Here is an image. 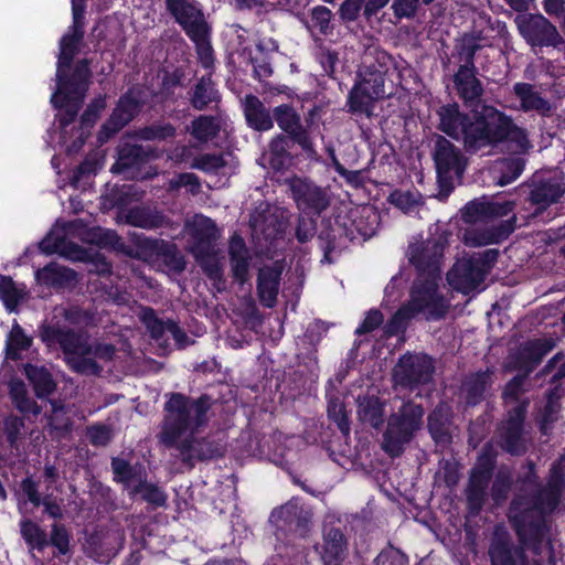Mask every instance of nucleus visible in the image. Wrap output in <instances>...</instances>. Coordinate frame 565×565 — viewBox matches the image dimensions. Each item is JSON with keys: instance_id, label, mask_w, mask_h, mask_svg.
Masks as SVG:
<instances>
[{"instance_id": "obj_1", "label": "nucleus", "mask_w": 565, "mask_h": 565, "mask_svg": "<svg viewBox=\"0 0 565 565\" xmlns=\"http://www.w3.org/2000/svg\"><path fill=\"white\" fill-rule=\"evenodd\" d=\"M490 482L493 507L502 508L509 501L507 518L519 542L539 554L551 529L548 518L558 509L565 491L564 469L553 463L544 483L535 461L527 458L515 476L503 465Z\"/></svg>"}, {"instance_id": "obj_2", "label": "nucleus", "mask_w": 565, "mask_h": 565, "mask_svg": "<svg viewBox=\"0 0 565 565\" xmlns=\"http://www.w3.org/2000/svg\"><path fill=\"white\" fill-rule=\"evenodd\" d=\"M92 60L81 58L76 62L56 63V88L51 96L52 107L56 110L55 121L60 130V139L70 143L67 154L78 153L92 134V129L106 108V96L95 97L79 117L77 126L70 128L78 117L87 92L92 84Z\"/></svg>"}, {"instance_id": "obj_3", "label": "nucleus", "mask_w": 565, "mask_h": 565, "mask_svg": "<svg viewBox=\"0 0 565 565\" xmlns=\"http://www.w3.org/2000/svg\"><path fill=\"white\" fill-rule=\"evenodd\" d=\"M444 249V243L437 238L409 243L406 257L416 273L411 299L383 323L382 338L390 339L404 333L409 321L422 312L428 321L446 318L450 303L439 292Z\"/></svg>"}, {"instance_id": "obj_4", "label": "nucleus", "mask_w": 565, "mask_h": 565, "mask_svg": "<svg viewBox=\"0 0 565 565\" xmlns=\"http://www.w3.org/2000/svg\"><path fill=\"white\" fill-rule=\"evenodd\" d=\"M472 124L468 129V153L476 154L484 148L504 146L510 154H526L533 148L529 131L514 119L492 105L482 104L471 110Z\"/></svg>"}, {"instance_id": "obj_5", "label": "nucleus", "mask_w": 565, "mask_h": 565, "mask_svg": "<svg viewBox=\"0 0 565 565\" xmlns=\"http://www.w3.org/2000/svg\"><path fill=\"white\" fill-rule=\"evenodd\" d=\"M279 132L275 134L265 147L259 160L263 167L275 173H285L297 164L301 157L319 161L309 129L303 125L297 110L288 119H278Z\"/></svg>"}, {"instance_id": "obj_6", "label": "nucleus", "mask_w": 565, "mask_h": 565, "mask_svg": "<svg viewBox=\"0 0 565 565\" xmlns=\"http://www.w3.org/2000/svg\"><path fill=\"white\" fill-rule=\"evenodd\" d=\"M279 132L275 134L265 147L259 160L263 167L275 173H285L297 164L301 157L319 161L309 129L303 125L297 110L288 119H278Z\"/></svg>"}, {"instance_id": "obj_7", "label": "nucleus", "mask_w": 565, "mask_h": 565, "mask_svg": "<svg viewBox=\"0 0 565 565\" xmlns=\"http://www.w3.org/2000/svg\"><path fill=\"white\" fill-rule=\"evenodd\" d=\"M391 62V55L380 52L374 63L358 70L354 85L347 99L350 114L371 117L377 102L396 95L394 78L401 79V74L395 67H390Z\"/></svg>"}, {"instance_id": "obj_8", "label": "nucleus", "mask_w": 565, "mask_h": 565, "mask_svg": "<svg viewBox=\"0 0 565 565\" xmlns=\"http://www.w3.org/2000/svg\"><path fill=\"white\" fill-rule=\"evenodd\" d=\"M166 397L164 414L157 435L162 446H172L175 439L185 434L199 433L206 427L210 422L209 412L216 402L206 393L193 398L183 393L172 392Z\"/></svg>"}, {"instance_id": "obj_9", "label": "nucleus", "mask_w": 565, "mask_h": 565, "mask_svg": "<svg viewBox=\"0 0 565 565\" xmlns=\"http://www.w3.org/2000/svg\"><path fill=\"white\" fill-rule=\"evenodd\" d=\"M425 408L413 399L392 409L382 434L381 448L391 458L401 457L424 426Z\"/></svg>"}, {"instance_id": "obj_10", "label": "nucleus", "mask_w": 565, "mask_h": 565, "mask_svg": "<svg viewBox=\"0 0 565 565\" xmlns=\"http://www.w3.org/2000/svg\"><path fill=\"white\" fill-rule=\"evenodd\" d=\"M39 337L46 347L60 345L63 353H82L83 355H93L105 362L114 360L117 348L111 343L90 344L88 335L83 331L62 327L58 322L49 323L44 321L39 327Z\"/></svg>"}, {"instance_id": "obj_11", "label": "nucleus", "mask_w": 565, "mask_h": 565, "mask_svg": "<svg viewBox=\"0 0 565 565\" xmlns=\"http://www.w3.org/2000/svg\"><path fill=\"white\" fill-rule=\"evenodd\" d=\"M269 522L275 527L278 540L306 541L310 539L315 529V511L301 498L292 497L273 509Z\"/></svg>"}, {"instance_id": "obj_12", "label": "nucleus", "mask_w": 565, "mask_h": 565, "mask_svg": "<svg viewBox=\"0 0 565 565\" xmlns=\"http://www.w3.org/2000/svg\"><path fill=\"white\" fill-rule=\"evenodd\" d=\"M499 255L498 248H488L465 255L457 259L447 273L448 284L465 295L477 290L494 267Z\"/></svg>"}, {"instance_id": "obj_13", "label": "nucleus", "mask_w": 565, "mask_h": 565, "mask_svg": "<svg viewBox=\"0 0 565 565\" xmlns=\"http://www.w3.org/2000/svg\"><path fill=\"white\" fill-rule=\"evenodd\" d=\"M116 162L111 166L110 171L115 174H124L127 180H149L157 175V171L152 167L145 168L156 159H159L162 152L153 146L141 145L130 141H121L116 147Z\"/></svg>"}, {"instance_id": "obj_14", "label": "nucleus", "mask_w": 565, "mask_h": 565, "mask_svg": "<svg viewBox=\"0 0 565 565\" xmlns=\"http://www.w3.org/2000/svg\"><path fill=\"white\" fill-rule=\"evenodd\" d=\"M431 156L440 194L448 196L455 188V179L461 181L468 160L458 147L441 135H437L435 138Z\"/></svg>"}, {"instance_id": "obj_15", "label": "nucleus", "mask_w": 565, "mask_h": 565, "mask_svg": "<svg viewBox=\"0 0 565 565\" xmlns=\"http://www.w3.org/2000/svg\"><path fill=\"white\" fill-rule=\"evenodd\" d=\"M495 466L497 452L488 443L483 446L477 463L470 469L465 489L467 510L472 516H478L484 507Z\"/></svg>"}, {"instance_id": "obj_16", "label": "nucleus", "mask_w": 565, "mask_h": 565, "mask_svg": "<svg viewBox=\"0 0 565 565\" xmlns=\"http://www.w3.org/2000/svg\"><path fill=\"white\" fill-rule=\"evenodd\" d=\"M146 88L141 84L130 86L118 99L108 119L97 134V142L106 143L111 137L132 121L147 105Z\"/></svg>"}, {"instance_id": "obj_17", "label": "nucleus", "mask_w": 565, "mask_h": 565, "mask_svg": "<svg viewBox=\"0 0 565 565\" xmlns=\"http://www.w3.org/2000/svg\"><path fill=\"white\" fill-rule=\"evenodd\" d=\"M199 433H188L184 438L175 439L174 445L164 446L172 449V456L182 462L189 470L198 462H204L222 458L226 451V445L212 435L199 436Z\"/></svg>"}, {"instance_id": "obj_18", "label": "nucleus", "mask_w": 565, "mask_h": 565, "mask_svg": "<svg viewBox=\"0 0 565 565\" xmlns=\"http://www.w3.org/2000/svg\"><path fill=\"white\" fill-rule=\"evenodd\" d=\"M530 398L525 397L507 412V416L497 428V444L505 454L513 457L524 456L529 450L525 419Z\"/></svg>"}, {"instance_id": "obj_19", "label": "nucleus", "mask_w": 565, "mask_h": 565, "mask_svg": "<svg viewBox=\"0 0 565 565\" xmlns=\"http://www.w3.org/2000/svg\"><path fill=\"white\" fill-rule=\"evenodd\" d=\"M135 259L152 266L163 267L167 273L180 275L185 270L186 260L175 243L137 236Z\"/></svg>"}, {"instance_id": "obj_20", "label": "nucleus", "mask_w": 565, "mask_h": 565, "mask_svg": "<svg viewBox=\"0 0 565 565\" xmlns=\"http://www.w3.org/2000/svg\"><path fill=\"white\" fill-rule=\"evenodd\" d=\"M435 361L426 353L403 354L393 369L392 377L396 385L414 390L433 381Z\"/></svg>"}, {"instance_id": "obj_21", "label": "nucleus", "mask_w": 565, "mask_h": 565, "mask_svg": "<svg viewBox=\"0 0 565 565\" xmlns=\"http://www.w3.org/2000/svg\"><path fill=\"white\" fill-rule=\"evenodd\" d=\"M514 23L531 47H559L565 42L557 28L541 13H519Z\"/></svg>"}, {"instance_id": "obj_22", "label": "nucleus", "mask_w": 565, "mask_h": 565, "mask_svg": "<svg viewBox=\"0 0 565 565\" xmlns=\"http://www.w3.org/2000/svg\"><path fill=\"white\" fill-rule=\"evenodd\" d=\"M298 210L320 216L331 204L327 188L316 184L308 177L291 175L285 180Z\"/></svg>"}, {"instance_id": "obj_23", "label": "nucleus", "mask_w": 565, "mask_h": 565, "mask_svg": "<svg viewBox=\"0 0 565 565\" xmlns=\"http://www.w3.org/2000/svg\"><path fill=\"white\" fill-rule=\"evenodd\" d=\"M242 107L247 126L257 132L271 130L275 124L278 126V117L284 121L297 111L291 104H280L270 109L254 94L242 99Z\"/></svg>"}, {"instance_id": "obj_24", "label": "nucleus", "mask_w": 565, "mask_h": 565, "mask_svg": "<svg viewBox=\"0 0 565 565\" xmlns=\"http://www.w3.org/2000/svg\"><path fill=\"white\" fill-rule=\"evenodd\" d=\"M529 193L525 201L535 207L533 216H539L551 205L557 204L565 194V174L557 171L551 175H533L526 183Z\"/></svg>"}, {"instance_id": "obj_25", "label": "nucleus", "mask_w": 565, "mask_h": 565, "mask_svg": "<svg viewBox=\"0 0 565 565\" xmlns=\"http://www.w3.org/2000/svg\"><path fill=\"white\" fill-rule=\"evenodd\" d=\"M290 212L275 206L258 213L249 221L254 234L266 243L268 249L276 248L277 242L284 239L289 225Z\"/></svg>"}, {"instance_id": "obj_26", "label": "nucleus", "mask_w": 565, "mask_h": 565, "mask_svg": "<svg viewBox=\"0 0 565 565\" xmlns=\"http://www.w3.org/2000/svg\"><path fill=\"white\" fill-rule=\"evenodd\" d=\"M427 430L436 447L448 449L459 433L455 413L446 401H439L427 415Z\"/></svg>"}, {"instance_id": "obj_27", "label": "nucleus", "mask_w": 565, "mask_h": 565, "mask_svg": "<svg viewBox=\"0 0 565 565\" xmlns=\"http://www.w3.org/2000/svg\"><path fill=\"white\" fill-rule=\"evenodd\" d=\"M555 345L553 338H539L523 342L516 352L509 354L505 371H519L530 375Z\"/></svg>"}, {"instance_id": "obj_28", "label": "nucleus", "mask_w": 565, "mask_h": 565, "mask_svg": "<svg viewBox=\"0 0 565 565\" xmlns=\"http://www.w3.org/2000/svg\"><path fill=\"white\" fill-rule=\"evenodd\" d=\"M494 370L487 367L469 372L460 382L459 398L465 409L472 408L492 396Z\"/></svg>"}, {"instance_id": "obj_29", "label": "nucleus", "mask_w": 565, "mask_h": 565, "mask_svg": "<svg viewBox=\"0 0 565 565\" xmlns=\"http://www.w3.org/2000/svg\"><path fill=\"white\" fill-rule=\"evenodd\" d=\"M167 12L188 35L210 26L201 3L196 0H164Z\"/></svg>"}, {"instance_id": "obj_30", "label": "nucleus", "mask_w": 565, "mask_h": 565, "mask_svg": "<svg viewBox=\"0 0 565 565\" xmlns=\"http://www.w3.org/2000/svg\"><path fill=\"white\" fill-rule=\"evenodd\" d=\"M513 201L493 202L487 196L477 198L468 202L461 210V220L465 223L475 224L505 216L513 211Z\"/></svg>"}, {"instance_id": "obj_31", "label": "nucleus", "mask_w": 565, "mask_h": 565, "mask_svg": "<svg viewBox=\"0 0 565 565\" xmlns=\"http://www.w3.org/2000/svg\"><path fill=\"white\" fill-rule=\"evenodd\" d=\"M438 129L454 139H461L463 149L468 153V129L472 124V114L460 111L457 103L443 105L438 110Z\"/></svg>"}, {"instance_id": "obj_32", "label": "nucleus", "mask_w": 565, "mask_h": 565, "mask_svg": "<svg viewBox=\"0 0 565 565\" xmlns=\"http://www.w3.org/2000/svg\"><path fill=\"white\" fill-rule=\"evenodd\" d=\"M139 319L145 324L150 337L154 340H160L164 332L168 331L171 333L179 349H183L192 342L177 321L171 319L164 321L160 319L157 316L156 310L151 307H143Z\"/></svg>"}, {"instance_id": "obj_33", "label": "nucleus", "mask_w": 565, "mask_h": 565, "mask_svg": "<svg viewBox=\"0 0 565 565\" xmlns=\"http://www.w3.org/2000/svg\"><path fill=\"white\" fill-rule=\"evenodd\" d=\"M186 227L191 238L189 247L191 254L216 248L220 232L212 218L196 214L191 223H186Z\"/></svg>"}, {"instance_id": "obj_34", "label": "nucleus", "mask_w": 565, "mask_h": 565, "mask_svg": "<svg viewBox=\"0 0 565 565\" xmlns=\"http://www.w3.org/2000/svg\"><path fill=\"white\" fill-rule=\"evenodd\" d=\"M478 70L458 68L452 76L454 87L466 107L480 108L484 88L477 77Z\"/></svg>"}, {"instance_id": "obj_35", "label": "nucleus", "mask_w": 565, "mask_h": 565, "mask_svg": "<svg viewBox=\"0 0 565 565\" xmlns=\"http://www.w3.org/2000/svg\"><path fill=\"white\" fill-rule=\"evenodd\" d=\"M284 266L280 262L265 265L257 274V296L260 303L266 308H274L277 303L281 274Z\"/></svg>"}, {"instance_id": "obj_36", "label": "nucleus", "mask_w": 565, "mask_h": 565, "mask_svg": "<svg viewBox=\"0 0 565 565\" xmlns=\"http://www.w3.org/2000/svg\"><path fill=\"white\" fill-rule=\"evenodd\" d=\"M386 399L374 395H359L356 398V415L361 424L375 430H384L386 425Z\"/></svg>"}, {"instance_id": "obj_37", "label": "nucleus", "mask_w": 565, "mask_h": 565, "mask_svg": "<svg viewBox=\"0 0 565 565\" xmlns=\"http://www.w3.org/2000/svg\"><path fill=\"white\" fill-rule=\"evenodd\" d=\"M228 257L231 275L233 279L243 287L250 279L249 268L252 255L246 246L244 238L239 234H234L228 242Z\"/></svg>"}, {"instance_id": "obj_38", "label": "nucleus", "mask_w": 565, "mask_h": 565, "mask_svg": "<svg viewBox=\"0 0 565 565\" xmlns=\"http://www.w3.org/2000/svg\"><path fill=\"white\" fill-rule=\"evenodd\" d=\"M321 559L324 565H342L347 556L348 540L343 531L333 524H323Z\"/></svg>"}, {"instance_id": "obj_39", "label": "nucleus", "mask_w": 565, "mask_h": 565, "mask_svg": "<svg viewBox=\"0 0 565 565\" xmlns=\"http://www.w3.org/2000/svg\"><path fill=\"white\" fill-rule=\"evenodd\" d=\"M516 216L512 215L509 220L502 221L495 226L483 231L466 230L462 241L465 245L470 247L486 246L489 244H498L507 239L515 230Z\"/></svg>"}, {"instance_id": "obj_40", "label": "nucleus", "mask_w": 565, "mask_h": 565, "mask_svg": "<svg viewBox=\"0 0 565 565\" xmlns=\"http://www.w3.org/2000/svg\"><path fill=\"white\" fill-rule=\"evenodd\" d=\"M513 93L520 100V109L524 113L535 111L542 117H550L555 109L554 105L530 83H516Z\"/></svg>"}, {"instance_id": "obj_41", "label": "nucleus", "mask_w": 565, "mask_h": 565, "mask_svg": "<svg viewBox=\"0 0 565 565\" xmlns=\"http://www.w3.org/2000/svg\"><path fill=\"white\" fill-rule=\"evenodd\" d=\"M35 279L40 285L60 290L74 286L77 273L52 262L35 271Z\"/></svg>"}, {"instance_id": "obj_42", "label": "nucleus", "mask_w": 565, "mask_h": 565, "mask_svg": "<svg viewBox=\"0 0 565 565\" xmlns=\"http://www.w3.org/2000/svg\"><path fill=\"white\" fill-rule=\"evenodd\" d=\"M110 466L113 471V480L116 483L121 484L124 489L128 491L129 495L130 490L135 484H139V482L145 481V478H148L146 468L140 462L132 465L125 458L113 457Z\"/></svg>"}, {"instance_id": "obj_43", "label": "nucleus", "mask_w": 565, "mask_h": 565, "mask_svg": "<svg viewBox=\"0 0 565 565\" xmlns=\"http://www.w3.org/2000/svg\"><path fill=\"white\" fill-rule=\"evenodd\" d=\"M203 274L212 281L213 287L218 291L226 290V278L224 276V257L220 256L218 249L204 250L192 254Z\"/></svg>"}, {"instance_id": "obj_44", "label": "nucleus", "mask_w": 565, "mask_h": 565, "mask_svg": "<svg viewBox=\"0 0 565 565\" xmlns=\"http://www.w3.org/2000/svg\"><path fill=\"white\" fill-rule=\"evenodd\" d=\"M23 370L38 398H45L56 391V382L45 366L26 363Z\"/></svg>"}, {"instance_id": "obj_45", "label": "nucleus", "mask_w": 565, "mask_h": 565, "mask_svg": "<svg viewBox=\"0 0 565 565\" xmlns=\"http://www.w3.org/2000/svg\"><path fill=\"white\" fill-rule=\"evenodd\" d=\"M124 218L129 225L147 230L159 228L166 222L161 212L146 206H134L127 210Z\"/></svg>"}, {"instance_id": "obj_46", "label": "nucleus", "mask_w": 565, "mask_h": 565, "mask_svg": "<svg viewBox=\"0 0 565 565\" xmlns=\"http://www.w3.org/2000/svg\"><path fill=\"white\" fill-rule=\"evenodd\" d=\"M189 94L190 104L196 110H204L211 103L220 99L211 75L202 76Z\"/></svg>"}, {"instance_id": "obj_47", "label": "nucleus", "mask_w": 565, "mask_h": 565, "mask_svg": "<svg viewBox=\"0 0 565 565\" xmlns=\"http://www.w3.org/2000/svg\"><path fill=\"white\" fill-rule=\"evenodd\" d=\"M85 29L71 25L68 31L61 38L58 43L57 63L73 62L75 56L81 52Z\"/></svg>"}, {"instance_id": "obj_48", "label": "nucleus", "mask_w": 565, "mask_h": 565, "mask_svg": "<svg viewBox=\"0 0 565 565\" xmlns=\"http://www.w3.org/2000/svg\"><path fill=\"white\" fill-rule=\"evenodd\" d=\"M522 154H511L509 157L500 158L497 161L499 177L495 184L505 186L516 180L525 168V159Z\"/></svg>"}, {"instance_id": "obj_49", "label": "nucleus", "mask_w": 565, "mask_h": 565, "mask_svg": "<svg viewBox=\"0 0 565 565\" xmlns=\"http://www.w3.org/2000/svg\"><path fill=\"white\" fill-rule=\"evenodd\" d=\"M211 36L212 25L188 35L193 42L198 60L204 68H212L214 65V50Z\"/></svg>"}, {"instance_id": "obj_50", "label": "nucleus", "mask_w": 565, "mask_h": 565, "mask_svg": "<svg viewBox=\"0 0 565 565\" xmlns=\"http://www.w3.org/2000/svg\"><path fill=\"white\" fill-rule=\"evenodd\" d=\"M137 495H140V499L151 505L152 509L167 507V493L157 483L148 482L147 478L139 484H135L130 490L129 497L131 499Z\"/></svg>"}, {"instance_id": "obj_51", "label": "nucleus", "mask_w": 565, "mask_h": 565, "mask_svg": "<svg viewBox=\"0 0 565 565\" xmlns=\"http://www.w3.org/2000/svg\"><path fill=\"white\" fill-rule=\"evenodd\" d=\"M327 415L332 420L343 437H349L351 431V420L344 402L337 395L328 396Z\"/></svg>"}, {"instance_id": "obj_52", "label": "nucleus", "mask_w": 565, "mask_h": 565, "mask_svg": "<svg viewBox=\"0 0 565 565\" xmlns=\"http://www.w3.org/2000/svg\"><path fill=\"white\" fill-rule=\"evenodd\" d=\"M479 38L472 33H465L455 45L457 56L462 64L458 68L475 70V56L476 53L481 50V45L478 43Z\"/></svg>"}, {"instance_id": "obj_53", "label": "nucleus", "mask_w": 565, "mask_h": 565, "mask_svg": "<svg viewBox=\"0 0 565 565\" xmlns=\"http://www.w3.org/2000/svg\"><path fill=\"white\" fill-rule=\"evenodd\" d=\"M67 366L83 376H100L103 366L93 355H83L82 353H64Z\"/></svg>"}, {"instance_id": "obj_54", "label": "nucleus", "mask_w": 565, "mask_h": 565, "mask_svg": "<svg viewBox=\"0 0 565 565\" xmlns=\"http://www.w3.org/2000/svg\"><path fill=\"white\" fill-rule=\"evenodd\" d=\"M32 345V338L24 333L22 327L14 321L7 339L6 358L12 361L21 359L20 351L29 350Z\"/></svg>"}, {"instance_id": "obj_55", "label": "nucleus", "mask_w": 565, "mask_h": 565, "mask_svg": "<svg viewBox=\"0 0 565 565\" xmlns=\"http://www.w3.org/2000/svg\"><path fill=\"white\" fill-rule=\"evenodd\" d=\"M317 242L320 249L323 252L322 264H332V252L337 248V235L330 217H323L320 223V230H317Z\"/></svg>"}, {"instance_id": "obj_56", "label": "nucleus", "mask_w": 565, "mask_h": 565, "mask_svg": "<svg viewBox=\"0 0 565 565\" xmlns=\"http://www.w3.org/2000/svg\"><path fill=\"white\" fill-rule=\"evenodd\" d=\"M20 533L30 551L43 552L46 548V531L31 519H24L20 522Z\"/></svg>"}, {"instance_id": "obj_57", "label": "nucleus", "mask_w": 565, "mask_h": 565, "mask_svg": "<svg viewBox=\"0 0 565 565\" xmlns=\"http://www.w3.org/2000/svg\"><path fill=\"white\" fill-rule=\"evenodd\" d=\"M489 555L492 565H516L515 556H518L522 563L527 562L523 547H516L513 553L509 543L503 541L493 544L489 551Z\"/></svg>"}, {"instance_id": "obj_58", "label": "nucleus", "mask_w": 565, "mask_h": 565, "mask_svg": "<svg viewBox=\"0 0 565 565\" xmlns=\"http://www.w3.org/2000/svg\"><path fill=\"white\" fill-rule=\"evenodd\" d=\"M308 30H318L321 35H331L334 31L333 13L326 6H317L310 10V23L305 21Z\"/></svg>"}, {"instance_id": "obj_59", "label": "nucleus", "mask_w": 565, "mask_h": 565, "mask_svg": "<svg viewBox=\"0 0 565 565\" xmlns=\"http://www.w3.org/2000/svg\"><path fill=\"white\" fill-rule=\"evenodd\" d=\"M95 242L102 248H109L117 253H121L126 256L135 258L134 254L136 250V245L134 247L127 245L116 231L99 228V231L95 234Z\"/></svg>"}, {"instance_id": "obj_60", "label": "nucleus", "mask_w": 565, "mask_h": 565, "mask_svg": "<svg viewBox=\"0 0 565 565\" xmlns=\"http://www.w3.org/2000/svg\"><path fill=\"white\" fill-rule=\"evenodd\" d=\"M190 134L200 142H207L220 132V125L213 116L200 115L191 121Z\"/></svg>"}, {"instance_id": "obj_61", "label": "nucleus", "mask_w": 565, "mask_h": 565, "mask_svg": "<svg viewBox=\"0 0 565 565\" xmlns=\"http://www.w3.org/2000/svg\"><path fill=\"white\" fill-rule=\"evenodd\" d=\"M137 136L146 141H166L177 136V128L171 122L156 121L138 129Z\"/></svg>"}, {"instance_id": "obj_62", "label": "nucleus", "mask_w": 565, "mask_h": 565, "mask_svg": "<svg viewBox=\"0 0 565 565\" xmlns=\"http://www.w3.org/2000/svg\"><path fill=\"white\" fill-rule=\"evenodd\" d=\"M130 189L131 186L127 184H115L113 186L107 184L106 193L100 198L102 207L104 210H111L114 207L122 209L127 206L130 202Z\"/></svg>"}, {"instance_id": "obj_63", "label": "nucleus", "mask_w": 565, "mask_h": 565, "mask_svg": "<svg viewBox=\"0 0 565 565\" xmlns=\"http://www.w3.org/2000/svg\"><path fill=\"white\" fill-rule=\"evenodd\" d=\"M50 545L56 550L53 553L54 556L71 554V534L64 524H52L51 533L46 540V547Z\"/></svg>"}, {"instance_id": "obj_64", "label": "nucleus", "mask_w": 565, "mask_h": 565, "mask_svg": "<svg viewBox=\"0 0 565 565\" xmlns=\"http://www.w3.org/2000/svg\"><path fill=\"white\" fill-rule=\"evenodd\" d=\"M562 411V403L545 402V405L539 411L535 416L539 430L542 435H548L554 427V424L559 419Z\"/></svg>"}]
</instances>
